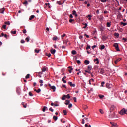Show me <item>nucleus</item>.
<instances>
[{
	"instance_id": "54",
	"label": "nucleus",
	"mask_w": 127,
	"mask_h": 127,
	"mask_svg": "<svg viewBox=\"0 0 127 127\" xmlns=\"http://www.w3.org/2000/svg\"><path fill=\"white\" fill-rule=\"evenodd\" d=\"M100 1L103 3L107 2V0H100Z\"/></svg>"
},
{
	"instance_id": "9",
	"label": "nucleus",
	"mask_w": 127,
	"mask_h": 127,
	"mask_svg": "<svg viewBox=\"0 0 127 127\" xmlns=\"http://www.w3.org/2000/svg\"><path fill=\"white\" fill-rule=\"evenodd\" d=\"M68 84L71 87H76V84L72 83V82H69Z\"/></svg>"
},
{
	"instance_id": "6",
	"label": "nucleus",
	"mask_w": 127,
	"mask_h": 127,
	"mask_svg": "<svg viewBox=\"0 0 127 127\" xmlns=\"http://www.w3.org/2000/svg\"><path fill=\"white\" fill-rule=\"evenodd\" d=\"M21 91V90L20 89V87H17L16 88V92L17 93V94H18V95H20Z\"/></svg>"
},
{
	"instance_id": "30",
	"label": "nucleus",
	"mask_w": 127,
	"mask_h": 127,
	"mask_svg": "<svg viewBox=\"0 0 127 127\" xmlns=\"http://www.w3.org/2000/svg\"><path fill=\"white\" fill-rule=\"evenodd\" d=\"M106 25L107 27H111V23L107 22Z\"/></svg>"
},
{
	"instance_id": "50",
	"label": "nucleus",
	"mask_w": 127,
	"mask_h": 127,
	"mask_svg": "<svg viewBox=\"0 0 127 127\" xmlns=\"http://www.w3.org/2000/svg\"><path fill=\"white\" fill-rule=\"evenodd\" d=\"M66 97L67 98V99H70L71 98V96H70V94H67L66 96Z\"/></svg>"
},
{
	"instance_id": "4",
	"label": "nucleus",
	"mask_w": 127,
	"mask_h": 127,
	"mask_svg": "<svg viewBox=\"0 0 127 127\" xmlns=\"http://www.w3.org/2000/svg\"><path fill=\"white\" fill-rule=\"evenodd\" d=\"M113 46L114 47H115L117 51H120V49L119 48V44H118V43H115Z\"/></svg>"
},
{
	"instance_id": "21",
	"label": "nucleus",
	"mask_w": 127,
	"mask_h": 127,
	"mask_svg": "<svg viewBox=\"0 0 127 127\" xmlns=\"http://www.w3.org/2000/svg\"><path fill=\"white\" fill-rule=\"evenodd\" d=\"M34 17H35V16L34 15H32L30 16L29 20H32V19H33V18H34Z\"/></svg>"
},
{
	"instance_id": "34",
	"label": "nucleus",
	"mask_w": 127,
	"mask_h": 127,
	"mask_svg": "<svg viewBox=\"0 0 127 127\" xmlns=\"http://www.w3.org/2000/svg\"><path fill=\"white\" fill-rule=\"evenodd\" d=\"M100 49L101 50H103V49H105V45H102L101 46Z\"/></svg>"
},
{
	"instance_id": "41",
	"label": "nucleus",
	"mask_w": 127,
	"mask_h": 127,
	"mask_svg": "<svg viewBox=\"0 0 127 127\" xmlns=\"http://www.w3.org/2000/svg\"><path fill=\"white\" fill-rule=\"evenodd\" d=\"M30 77V75L29 74H27L25 78L26 79H29V77Z\"/></svg>"
},
{
	"instance_id": "63",
	"label": "nucleus",
	"mask_w": 127,
	"mask_h": 127,
	"mask_svg": "<svg viewBox=\"0 0 127 127\" xmlns=\"http://www.w3.org/2000/svg\"><path fill=\"white\" fill-rule=\"evenodd\" d=\"M86 17H87V18H90V17H92V15H91V14L88 15L86 16Z\"/></svg>"
},
{
	"instance_id": "36",
	"label": "nucleus",
	"mask_w": 127,
	"mask_h": 127,
	"mask_svg": "<svg viewBox=\"0 0 127 127\" xmlns=\"http://www.w3.org/2000/svg\"><path fill=\"white\" fill-rule=\"evenodd\" d=\"M91 48V46H90V45H87V47H86V49L87 50H88V49H90Z\"/></svg>"
},
{
	"instance_id": "31",
	"label": "nucleus",
	"mask_w": 127,
	"mask_h": 127,
	"mask_svg": "<svg viewBox=\"0 0 127 127\" xmlns=\"http://www.w3.org/2000/svg\"><path fill=\"white\" fill-rule=\"evenodd\" d=\"M22 106H23V107L25 108H27V104L24 105V102H22Z\"/></svg>"
},
{
	"instance_id": "39",
	"label": "nucleus",
	"mask_w": 127,
	"mask_h": 127,
	"mask_svg": "<svg viewBox=\"0 0 127 127\" xmlns=\"http://www.w3.org/2000/svg\"><path fill=\"white\" fill-rule=\"evenodd\" d=\"M62 81L64 83L66 84L67 83V81L64 79V78H62Z\"/></svg>"
},
{
	"instance_id": "11",
	"label": "nucleus",
	"mask_w": 127,
	"mask_h": 127,
	"mask_svg": "<svg viewBox=\"0 0 127 127\" xmlns=\"http://www.w3.org/2000/svg\"><path fill=\"white\" fill-rule=\"evenodd\" d=\"M72 14H73V15H75V16L76 17H77V16H78V14H77V12H76V11H75V10H73V11H72Z\"/></svg>"
},
{
	"instance_id": "42",
	"label": "nucleus",
	"mask_w": 127,
	"mask_h": 127,
	"mask_svg": "<svg viewBox=\"0 0 127 127\" xmlns=\"http://www.w3.org/2000/svg\"><path fill=\"white\" fill-rule=\"evenodd\" d=\"M98 97L100 98V99H103L104 98V96L103 95H99Z\"/></svg>"
},
{
	"instance_id": "14",
	"label": "nucleus",
	"mask_w": 127,
	"mask_h": 127,
	"mask_svg": "<svg viewBox=\"0 0 127 127\" xmlns=\"http://www.w3.org/2000/svg\"><path fill=\"white\" fill-rule=\"evenodd\" d=\"M51 52L52 53V54H54L55 53V52H56V50H55V49H51Z\"/></svg>"
},
{
	"instance_id": "29",
	"label": "nucleus",
	"mask_w": 127,
	"mask_h": 127,
	"mask_svg": "<svg viewBox=\"0 0 127 127\" xmlns=\"http://www.w3.org/2000/svg\"><path fill=\"white\" fill-rule=\"evenodd\" d=\"M65 36H66V34H63L61 36V38H62V39H64V37H65Z\"/></svg>"
},
{
	"instance_id": "51",
	"label": "nucleus",
	"mask_w": 127,
	"mask_h": 127,
	"mask_svg": "<svg viewBox=\"0 0 127 127\" xmlns=\"http://www.w3.org/2000/svg\"><path fill=\"white\" fill-rule=\"evenodd\" d=\"M57 3L58 4H59V5H61L62 4V3H61V1H57Z\"/></svg>"
},
{
	"instance_id": "56",
	"label": "nucleus",
	"mask_w": 127,
	"mask_h": 127,
	"mask_svg": "<svg viewBox=\"0 0 127 127\" xmlns=\"http://www.w3.org/2000/svg\"><path fill=\"white\" fill-rule=\"evenodd\" d=\"M104 85H105V82L103 81L101 82V87H104Z\"/></svg>"
},
{
	"instance_id": "3",
	"label": "nucleus",
	"mask_w": 127,
	"mask_h": 127,
	"mask_svg": "<svg viewBox=\"0 0 127 127\" xmlns=\"http://www.w3.org/2000/svg\"><path fill=\"white\" fill-rule=\"evenodd\" d=\"M110 124H111V125H112V127H119V125H118V124H117L116 123L110 122Z\"/></svg>"
},
{
	"instance_id": "35",
	"label": "nucleus",
	"mask_w": 127,
	"mask_h": 127,
	"mask_svg": "<svg viewBox=\"0 0 127 127\" xmlns=\"http://www.w3.org/2000/svg\"><path fill=\"white\" fill-rule=\"evenodd\" d=\"M47 109V107L44 106V107L43 108V109H42L43 112H45V110H46Z\"/></svg>"
},
{
	"instance_id": "44",
	"label": "nucleus",
	"mask_w": 127,
	"mask_h": 127,
	"mask_svg": "<svg viewBox=\"0 0 127 127\" xmlns=\"http://www.w3.org/2000/svg\"><path fill=\"white\" fill-rule=\"evenodd\" d=\"M29 96H30V97H33V94H32V93H31V92H29Z\"/></svg>"
},
{
	"instance_id": "57",
	"label": "nucleus",
	"mask_w": 127,
	"mask_h": 127,
	"mask_svg": "<svg viewBox=\"0 0 127 127\" xmlns=\"http://www.w3.org/2000/svg\"><path fill=\"white\" fill-rule=\"evenodd\" d=\"M53 40H55V41L57 40V37H54L53 38Z\"/></svg>"
},
{
	"instance_id": "32",
	"label": "nucleus",
	"mask_w": 127,
	"mask_h": 127,
	"mask_svg": "<svg viewBox=\"0 0 127 127\" xmlns=\"http://www.w3.org/2000/svg\"><path fill=\"white\" fill-rule=\"evenodd\" d=\"M115 109H116L115 105H112L110 110H115Z\"/></svg>"
},
{
	"instance_id": "8",
	"label": "nucleus",
	"mask_w": 127,
	"mask_h": 127,
	"mask_svg": "<svg viewBox=\"0 0 127 127\" xmlns=\"http://www.w3.org/2000/svg\"><path fill=\"white\" fill-rule=\"evenodd\" d=\"M98 18L99 19V20L102 21V20H103V19H104V16H103V15H101L98 16Z\"/></svg>"
},
{
	"instance_id": "38",
	"label": "nucleus",
	"mask_w": 127,
	"mask_h": 127,
	"mask_svg": "<svg viewBox=\"0 0 127 127\" xmlns=\"http://www.w3.org/2000/svg\"><path fill=\"white\" fill-rule=\"evenodd\" d=\"M65 102H66V103H65V105H69V104H70V101L69 100H66Z\"/></svg>"
},
{
	"instance_id": "55",
	"label": "nucleus",
	"mask_w": 127,
	"mask_h": 127,
	"mask_svg": "<svg viewBox=\"0 0 127 127\" xmlns=\"http://www.w3.org/2000/svg\"><path fill=\"white\" fill-rule=\"evenodd\" d=\"M89 82H95V80L94 79L91 78L90 80H89Z\"/></svg>"
},
{
	"instance_id": "45",
	"label": "nucleus",
	"mask_w": 127,
	"mask_h": 127,
	"mask_svg": "<svg viewBox=\"0 0 127 127\" xmlns=\"http://www.w3.org/2000/svg\"><path fill=\"white\" fill-rule=\"evenodd\" d=\"M23 4L26 5L28 4V2H27V0H25V2L23 3Z\"/></svg>"
},
{
	"instance_id": "58",
	"label": "nucleus",
	"mask_w": 127,
	"mask_h": 127,
	"mask_svg": "<svg viewBox=\"0 0 127 127\" xmlns=\"http://www.w3.org/2000/svg\"><path fill=\"white\" fill-rule=\"evenodd\" d=\"M49 111H51V112H54V110H53V109H52V108H50Z\"/></svg>"
},
{
	"instance_id": "15",
	"label": "nucleus",
	"mask_w": 127,
	"mask_h": 127,
	"mask_svg": "<svg viewBox=\"0 0 127 127\" xmlns=\"http://www.w3.org/2000/svg\"><path fill=\"white\" fill-rule=\"evenodd\" d=\"M64 44H65V45H68V43H69V41H68L66 40H64Z\"/></svg>"
},
{
	"instance_id": "22",
	"label": "nucleus",
	"mask_w": 127,
	"mask_h": 127,
	"mask_svg": "<svg viewBox=\"0 0 127 127\" xmlns=\"http://www.w3.org/2000/svg\"><path fill=\"white\" fill-rule=\"evenodd\" d=\"M94 61H96V64H99V63H100V62L99 61V59L96 58L94 60Z\"/></svg>"
},
{
	"instance_id": "52",
	"label": "nucleus",
	"mask_w": 127,
	"mask_h": 127,
	"mask_svg": "<svg viewBox=\"0 0 127 127\" xmlns=\"http://www.w3.org/2000/svg\"><path fill=\"white\" fill-rule=\"evenodd\" d=\"M72 71H73V68H71L70 69L68 70L69 73H72Z\"/></svg>"
},
{
	"instance_id": "60",
	"label": "nucleus",
	"mask_w": 127,
	"mask_h": 127,
	"mask_svg": "<svg viewBox=\"0 0 127 127\" xmlns=\"http://www.w3.org/2000/svg\"><path fill=\"white\" fill-rule=\"evenodd\" d=\"M97 47V45H94V46H92V48L94 49V48H96Z\"/></svg>"
},
{
	"instance_id": "47",
	"label": "nucleus",
	"mask_w": 127,
	"mask_h": 127,
	"mask_svg": "<svg viewBox=\"0 0 127 127\" xmlns=\"http://www.w3.org/2000/svg\"><path fill=\"white\" fill-rule=\"evenodd\" d=\"M39 51H40V50H37V49H35V52L36 53H39Z\"/></svg>"
},
{
	"instance_id": "40",
	"label": "nucleus",
	"mask_w": 127,
	"mask_h": 127,
	"mask_svg": "<svg viewBox=\"0 0 127 127\" xmlns=\"http://www.w3.org/2000/svg\"><path fill=\"white\" fill-rule=\"evenodd\" d=\"M5 24H6L7 25H9L10 24V22L9 21H7V22H5Z\"/></svg>"
},
{
	"instance_id": "46",
	"label": "nucleus",
	"mask_w": 127,
	"mask_h": 127,
	"mask_svg": "<svg viewBox=\"0 0 127 127\" xmlns=\"http://www.w3.org/2000/svg\"><path fill=\"white\" fill-rule=\"evenodd\" d=\"M72 107H73V105L72 104H69L68 105V108L69 109H71V108H72Z\"/></svg>"
},
{
	"instance_id": "19",
	"label": "nucleus",
	"mask_w": 127,
	"mask_h": 127,
	"mask_svg": "<svg viewBox=\"0 0 127 127\" xmlns=\"http://www.w3.org/2000/svg\"><path fill=\"white\" fill-rule=\"evenodd\" d=\"M71 53L73 54V55H75L77 54V52L75 50H72Z\"/></svg>"
},
{
	"instance_id": "43",
	"label": "nucleus",
	"mask_w": 127,
	"mask_h": 127,
	"mask_svg": "<svg viewBox=\"0 0 127 127\" xmlns=\"http://www.w3.org/2000/svg\"><path fill=\"white\" fill-rule=\"evenodd\" d=\"M45 4L46 5V6H48L49 8H50V4L49 3H45Z\"/></svg>"
},
{
	"instance_id": "16",
	"label": "nucleus",
	"mask_w": 127,
	"mask_h": 127,
	"mask_svg": "<svg viewBox=\"0 0 127 127\" xmlns=\"http://www.w3.org/2000/svg\"><path fill=\"white\" fill-rule=\"evenodd\" d=\"M5 9L4 8H2L0 10V13H3L4 12Z\"/></svg>"
},
{
	"instance_id": "33",
	"label": "nucleus",
	"mask_w": 127,
	"mask_h": 127,
	"mask_svg": "<svg viewBox=\"0 0 127 127\" xmlns=\"http://www.w3.org/2000/svg\"><path fill=\"white\" fill-rule=\"evenodd\" d=\"M88 69L89 71H91V70H92V65H88Z\"/></svg>"
},
{
	"instance_id": "2",
	"label": "nucleus",
	"mask_w": 127,
	"mask_h": 127,
	"mask_svg": "<svg viewBox=\"0 0 127 127\" xmlns=\"http://www.w3.org/2000/svg\"><path fill=\"white\" fill-rule=\"evenodd\" d=\"M120 115H121V116H123L126 114V115H127V109L123 108L120 112H119Z\"/></svg>"
},
{
	"instance_id": "64",
	"label": "nucleus",
	"mask_w": 127,
	"mask_h": 127,
	"mask_svg": "<svg viewBox=\"0 0 127 127\" xmlns=\"http://www.w3.org/2000/svg\"><path fill=\"white\" fill-rule=\"evenodd\" d=\"M25 43V41H24V40H21V43Z\"/></svg>"
},
{
	"instance_id": "10",
	"label": "nucleus",
	"mask_w": 127,
	"mask_h": 127,
	"mask_svg": "<svg viewBox=\"0 0 127 127\" xmlns=\"http://www.w3.org/2000/svg\"><path fill=\"white\" fill-rule=\"evenodd\" d=\"M102 40H107L108 39V37L107 36L103 35L102 38Z\"/></svg>"
},
{
	"instance_id": "28",
	"label": "nucleus",
	"mask_w": 127,
	"mask_h": 127,
	"mask_svg": "<svg viewBox=\"0 0 127 127\" xmlns=\"http://www.w3.org/2000/svg\"><path fill=\"white\" fill-rule=\"evenodd\" d=\"M62 100L63 101H65V100H66V95H64L62 98Z\"/></svg>"
},
{
	"instance_id": "49",
	"label": "nucleus",
	"mask_w": 127,
	"mask_h": 127,
	"mask_svg": "<svg viewBox=\"0 0 127 127\" xmlns=\"http://www.w3.org/2000/svg\"><path fill=\"white\" fill-rule=\"evenodd\" d=\"M99 112L102 114H104V111H103V110H102V109H99Z\"/></svg>"
},
{
	"instance_id": "59",
	"label": "nucleus",
	"mask_w": 127,
	"mask_h": 127,
	"mask_svg": "<svg viewBox=\"0 0 127 127\" xmlns=\"http://www.w3.org/2000/svg\"><path fill=\"white\" fill-rule=\"evenodd\" d=\"M2 27L4 29H6V25H3Z\"/></svg>"
},
{
	"instance_id": "48",
	"label": "nucleus",
	"mask_w": 127,
	"mask_h": 127,
	"mask_svg": "<svg viewBox=\"0 0 127 127\" xmlns=\"http://www.w3.org/2000/svg\"><path fill=\"white\" fill-rule=\"evenodd\" d=\"M78 72L77 73V75H80V73H81V69H78Z\"/></svg>"
},
{
	"instance_id": "24",
	"label": "nucleus",
	"mask_w": 127,
	"mask_h": 127,
	"mask_svg": "<svg viewBox=\"0 0 127 127\" xmlns=\"http://www.w3.org/2000/svg\"><path fill=\"white\" fill-rule=\"evenodd\" d=\"M120 24H121V25H123V26H126V25H127V23H124V22H121L120 23Z\"/></svg>"
},
{
	"instance_id": "61",
	"label": "nucleus",
	"mask_w": 127,
	"mask_h": 127,
	"mask_svg": "<svg viewBox=\"0 0 127 127\" xmlns=\"http://www.w3.org/2000/svg\"><path fill=\"white\" fill-rule=\"evenodd\" d=\"M41 92V89H39L37 90V93H40Z\"/></svg>"
},
{
	"instance_id": "13",
	"label": "nucleus",
	"mask_w": 127,
	"mask_h": 127,
	"mask_svg": "<svg viewBox=\"0 0 127 127\" xmlns=\"http://www.w3.org/2000/svg\"><path fill=\"white\" fill-rule=\"evenodd\" d=\"M84 63L85 64H87V65H89V64H90V61H88V60H85L84 61Z\"/></svg>"
},
{
	"instance_id": "27",
	"label": "nucleus",
	"mask_w": 127,
	"mask_h": 127,
	"mask_svg": "<svg viewBox=\"0 0 127 127\" xmlns=\"http://www.w3.org/2000/svg\"><path fill=\"white\" fill-rule=\"evenodd\" d=\"M53 119L54 120H55V121H57V119H58V117H57V116H54L53 117Z\"/></svg>"
},
{
	"instance_id": "18",
	"label": "nucleus",
	"mask_w": 127,
	"mask_h": 127,
	"mask_svg": "<svg viewBox=\"0 0 127 127\" xmlns=\"http://www.w3.org/2000/svg\"><path fill=\"white\" fill-rule=\"evenodd\" d=\"M119 61H121V59H117L115 61V64H117V63H118V62H119Z\"/></svg>"
},
{
	"instance_id": "1",
	"label": "nucleus",
	"mask_w": 127,
	"mask_h": 127,
	"mask_svg": "<svg viewBox=\"0 0 127 127\" xmlns=\"http://www.w3.org/2000/svg\"><path fill=\"white\" fill-rule=\"evenodd\" d=\"M109 118H110V119H113V118H117V115H116L115 112L110 111L109 115Z\"/></svg>"
},
{
	"instance_id": "53",
	"label": "nucleus",
	"mask_w": 127,
	"mask_h": 127,
	"mask_svg": "<svg viewBox=\"0 0 127 127\" xmlns=\"http://www.w3.org/2000/svg\"><path fill=\"white\" fill-rule=\"evenodd\" d=\"M84 25H85V26L83 27V28H84V29L86 28L87 26H88V24H87V23H85L84 24Z\"/></svg>"
},
{
	"instance_id": "7",
	"label": "nucleus",
	"mask_w": 127,
	"mask_h": 127,
	"mask_svg": "<svg viewBox=\"0 0 127 127\" xmlns=\"http://www.w3.org/2000/svg\"><path fill=\"white\" fill-rule=\"evenodd\" d=\"M49 87H51V89L53 90V92H55V91L56 90V87H55V86H51V85H50V84H49Z\"/></svg>"
},
{
	"instance_id": "26",
	"label": "nucleus",
	"mask_w": 127,
	"mask_h": 127,
	"mask_svg": "<svg viewBox=\"0 0 127 127\" xmlns=\"http://www.w3.org/2000/svg\"><path fill=\"white\" fill-rule=\"evenodd\" d=\"M117 17H118V18H121L122 17V14H121V13H119Z\"/></svg>"
},
{
	"instance_id": "25",
	"label": "nucleus",
	"mask_w": 127,
	"mask_h": 127,
	"mask_svg": "<svg viewBox=\"0 0 127 127\" xmlns=\"http://www.w3.org/2000/svg\"><path fill=\"white\" fill-rule=\"evenodd\" d=\"M30 38L29 37V36H28V37L25 39L26 41H27V42H29Z\"/></svg>"
},
{
	"instance_id": "23",
	"label": "nucleus",
	"mask_w": 127,
	"mask_h": 127,
	"mask_svg": "<svg viewBox=\"0 0 127 127\" xmlns=\"http://www.w3.org/2000/svg\"><path fill=\"white\" fill-rule=\"evenodd\" d=\"M63 113L64 114V116H66L68 112H67L66 110H63Z\"/></svg>"
},
{
	"instance_id": "5",
	"label": "nucleus",
	"mask_w": 127,
	"mask_h": 127,
	"mask_svg": "<svg viewBox=\"0 0 127 127\" xmlns=\"http://www.w3.org/2000/svg\"><path fill=\"white\" fill-rule=\"evenodd\" d=\"M106 87L108 89H111V88H113V85L109 83H107L106 84Z\"/></svg>"
},
{
	"instance_id": "62",
	"label": "nucleus",
	"mask_w": 127,
	"mask_h": 127,
	"mask_svg": "<svg viewBox=\"0 0 127 127\" xmlns=\"http://www.w3.org/2000/svg\"><path fill=\"white\" fill-rule=\"evenodd\" d=\"M73 21H74V19H71L69 20V22L70 23H72V22H73Z\"/></svg>"
},
{
	"instance_id": "12",
	"label": "nucleus",
	"mask_w": 127,
	"mask_h": 127,
	"mask_svg": "<svg viewBox=\"0 0 127 127\" xmlns=\"http://www.w3.org/2000/svg\"><path fill=\"white\" fill-rule=\"evenodd\" d=\"M100 74L102 75H104V74H105V70L103 68H101L100 70Z\"/></svg>"
},
{
	"instance_id": "37",
	"label": "nucleus",
	"mask_w": 127,
	"mask_h": 127,
	"mask_svg": "<svg viewBox=\"0 0 127 127\" xmlns=\"http://www.w3.org/2000/svg\"><path fill=\"white\" fill-rule=\"evenodd\" d=\"M11 34H16V31H11Z\"/></svg>"
},
{
	"instance_id": "20",
	"label": "nucleus",
	"mask_w": 127,
	"mask_h": 127,
	"mask_svg": "<svg viewBox=\"0 0 127 127\" xmlns=\"http://www.w3.org/2000/svg\"><path fill=\"white\" fill-rule=\"evenodd\" d=\"M114 36H115L116 37H117V38H118V37L120 36V34H119V33H115Z\"/></svg>"
},
{
	"instance_id": "17",
	"label": "nucleus",
	"mask_w": 127,
	"mask_h": 127,
	"mask_svg": "<svg viewBox=\"0 0 127 127\" xmlns=\"http://www.w3.org/2000/svg\"><path fill=\"white\" fill-rule=\"evenodd\" d=\"M47 69V68H46V67H44L42 69V72H46Z\"/></svg>"
}]
</instances>
